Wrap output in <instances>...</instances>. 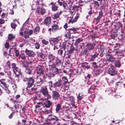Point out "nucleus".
<instances>
[{"mask_svg": "<svg viewBox=\"0 0 125 125\" xmlns=\"http://www.w3.org/2000/svg\"><path fill=\"white\" fill-rule=\"evenodd\" d=\"M61 106L59 104H58L56 105V111L57 112L59 111L61 109Z\"/></svg>", "mask_w": 125, "mask_h": 125, "instance_id": "39", "label": "nucleus"}, {"mask_svg": "<svg viewBox=\"0 0 125 125\" xmlns=\"http://www.w3.org/2000/svg\"><path fill=\"white\" fill-rule=\"evenodd\" d=\"M56 63L57 64H61V62L59 59L57 57L55 59Z\"/></svg>", "mask_w": 125, "mask_h": 125, "instance_id": "44", "label": "nucleus"}, {"mask_svg": "<svg viewBox=\"0 0 125 125\" xmlns=\"http://www.w3.org/2000/svg\"><path fill=\"white\" fill-rule=\"evenodd\" d=\"M88 50H91L93 49L94 48L93 46L91 43L88 44L86 46Z\"/></svg>", "mask_w": 125, "mask_h": 125, "instance_id": "27", "label": "nucleus"}, {"mask_svg": "<svg viewBox=\"0 0 125 125\" xmlns=\"http://www.w3.org/2000/svg\"><path fill=\"white\" fill-rule=\"evenodd\" d=\"M40 28L39 27H37L35 28L34 30V32L36 33L37 34L40 31Z\"/></svg>", "mask_w": 125, "mask_h": 125, "instance_id": "32", "label": "nucleus"}, {"mask_svg": "<svg viewBox=\"0 0 125 125\" xmlns=\"http://www.w3.org/2000/svg\"><path fill=\"white\" fill-rule=\"evenodd\" d=\"M12 67L14 73L18 77L20 74V69L16 67V64L14 63L12 64Z\"/></svg>", "mask_w": 125, "mask_h": 125, "instance_id": "1", "label": "nucleus"}, {"mask_svg": "<svg viewBox=\"0 0 125 125\" xmlns=\"http://www.w3.org/2000/svg\"><path fill=\"white\" fill-rule=\"evenodd\" d=\"M98 54L97 53H95L92 57L90 58L89 61H93L97 57Z\"/></svg>", "mask_w": 125, "mask_h": 125, "instance_id": "18", "label": "nucleus"}, {"mask_svg": "<svg viewBox=\"0 0 125 125\" xmlns=\"http://www.w3.org/2000/svg\"><path fill=\"white\" fill-rule=\"evenodd\" d=\"M14 52L16 57H17L20 55V52L18 50L16 49H15Z\"/></svg>", "mask_w": 125, "mask_h": 125, "instance_id": "31", "label": "nucleus"}, {"mask_svg": "<svg viewBox=\"0 0 125 125\" xmlns=\"http://www.w3.org/2000/svg\"><path fill=\"white\" fill-rule=\"evenodd\" d=\"M44 96L47 97V100L50 99L51 97V95L48 94V92Z\"/></svg>", "mask_w": 125, "mask_h": 125, "instance_id": "40", "label": "nucleus"}, {"mask_svg": "<svg viewBox=\"0 0 125 125\" xmlns=\"http://www.w3.org/2000/svg\"><path fill=\"white\" fill-rule=\"evenodd\" d=\"M55 58V56L52 54H50L48 57L49 62L50 64L53 62V61Z\"/></svg>", "mask_w": 125, "mask_h": 125, "instance_id": "8", "label": "nucleus"}, {"mask_svg": "<svg viewBox=\"0 0 125 125\" xmlns=\"http://www.w3.org/2000/svg\"><path fill=\"white\" fill-rule=\"evenodd\" d=\"M15 37V35L11 34H9L8 36V39L9 40H11L14 39Z\"/></svg>", "mask_w": 125, "mask_h": 125, "instance_id": "29", "label": "nucleus"}, {"mask_svg": "<svg viewBox=\"0 0 125 125\" xmlns=\"http://www.w3.org/2000/svg\"><path fill=\"white\" fill-rule=\"evenodd\" d=\"M39 2L38 1H33L32 4L31 5V10H35L36 6L39 5Z\"/></svg>", "mask_w": 125, "mask_h": 125, "instance_id": "9", "label": "nucleus"}, {"mask_svg": "<svg viewBox=\"0 0 125 125\" xmlns=\"http://www.w3.org/2000/svg\"><path fill=\"white\" fill-rule=\"evenodd\" d=\"M25 71L27 74H31V70L29 68H26Z\"/></svg>", "mask_w": 125, "mask_h": 125, "instance_id": "36", "label": "nucleus"}, {"mask_svg": "<svg viewBox=\"0 0 125 125\" xmlns=\"http://www.w3.org/2000/svg\"><path fill=\"white\" fill-rule=\"evenodd\" d=\"M42 105V103L41 102L38 103L35 106L36 108H38L40 107Z\"/></svg>", "mask_w": 125, "mask_h": 125, "instance_id": "48", "label": "nucleus"}, {"mask_svg": "<svg viewBox=\"0 0 125 125\" xmlns=\"http://www.w3.org/2000/svg\"><path fill=\"white\" fill-rule=\"evenodd\" d=\"M71 119V116L69 115H68L65 116L64 119H62V120L65 121H69Z\"/></svg>", "mask_w": 125, "mask_h": 125, "instance_id": "22", "label": "nucleus"}, {"mask_svg": "<svg viewBox=\"0 0 125 125\" xmlns=\"http://www.w3.org/2000/svg\"><path fill=\"white\" fill-rule=\"evenodd\" d=\"M26 30L25 28H24L23 27H22L20 29V31H23L24 32H26Z\"/></svg>", "mask_w": 125, "mask_h": 125, "instance_id": "62", "label": "nucleus"}, {"mask_svg": "<svg viewBox=\"0 0 125 125\" xmlns=\"http://www.w3.org/2000/svg\"><path fill=\"white\" fill-rule=\"evenodd\" d=\"M107 60L111 62H114L115 60V59L112 57H109Z\"/></svg>", "mask_w": 125, "mask_h": 125, "instance_id": "45", "label": "nucleus"}, {"mask_svg": "<svg viewBox=\"0 0 125 125\" xmlns=\"http://www.w3.org/2000/svg\"><path fill=\"white\" fill-rule=\"evenodd\" d=\"M25 52L26 54L30 57H33L35 55V52L29 50L27 49H26L25 50Z\"/></svg>", "mask_w": 125, "mask_h": 125, "instance_id": "5", "label": "nucleus"}, {"mask_svg": "<svg viewBox=\"0 0 125 125\" xmlns=\"http://www.w3.org/2000/svg\"><path fill=\"white\" fill-rule=\"evenodd\" d=\"M42 76H38L37 77L36 81L37 83H42Z\"/></svg>", "mask_w": 125, "mask_h": 125, "instance_id": "20", "label": "nucleus"}, {"mask_svg": "<svg viewBox=\"0 0 125 125\" xmlns=\"http://www.w3.org/2000/svg\"><path fill=\"white\" fill-rule=\"evenodd\" d=\"M60 40V39L57 38H52L50 39V43L53 45V44H55L58 43Z\"/></svg>", "mask_w": 125, "mask_h": 125, "instance_id": "6", "label": "nucleus"}, {"mask_svg": "<svg viewBox=\"0 0 125 125\" xmlns=\"http://www.w3.org/2000/svg\"><path fill=\"white\" fill-rule=\"evenodd\" d=\"M61 88L63 89L64 90H67L69 87L68 86L66 85L65 83L63 84L62 85Z\"/></svg>", "mask_w": 125, "mask_h": 125, "instance_id": "28", "label": "nucleus"}, {"mask_svg": "<svg viewBox=\"0 0 125 125\" xmlns=\"http://www.w3.org/2000/svg\"><path fill=\"white\" fill-rule=\"evenodd\" d=\"M60 95L59 93L56 91H53L52 95V98L54 100H57L60 98Z\"/></svg>", "mask_w": 125, "mask_h": 125, "instance_id": "3", "label": "nucleus"}, {"mask_svg": "<svg viewBox=\"0 0 125 125\" xmlns=\"http://www.w3.org/2000/svg\"><path fill=\"white\" fill-rule=\"evenodd\" d=\"M40 11V13H41L42 15H43L45 12V9L44 8H42V9Z\"/></svg>", "mask_w": 125, "mask_h": 125, "instance_id": "47", "label": "nucleus"}, {"mask_svg": "<svg viewBox=\"0 0 125 125\" xmlns=\"http://www.w3.org/2000/svg\"><path fill=\"white\" fill-rule=\"evenodd\" d=\"M108 71V73L111 75H114L116 73V71L115 70L114 67L112 66L109 67Z\"/></svg>", "mask_w": 125, "mask_h": 125, "instance_id": "4", "label": "nucleus"}, {"mask_svg": "<svg viewBox=\"0 0 125 125\" xmlns=\"http://www.w3.org/2000/svg\"><path fill=\"white\" fill-rule=\"evenodd\" d=\"M30 40L32 43L35 44V41L34 39H33L32 38H31L30 39Z\"/></svg>", "mask_w": 125, "mask_h": 125, "instance_id": "64", "label": "nucleus"}, {"mask_svg": "<svg viewBox=\"0 0 125 125\" xmlns=\"http://www.w3.org/2000/svg\"><path fill=\"white\" fill-rule=\"evenodd\" d=\"M49 88L52 91V89L51 88V87H52V82L50 81V82H49Z\"/></svg>", "mask_w": 125, "mask_h": 125, "instance_id": "54", "label": "nucleus"}, {"mask_svg": "<svg viewBox=\"0 0 125 125\" xmlns=\"http://www.w3.org/2000/svg\"><path fill=\"white\" fill-rule=\"evenodd\" d=\"M69 32L71 33H73L74 32L77 30V29L76 28H72L69 29L68 30Z\"/></svg>", "mask_w": 125, "mask_h": 125, "instance_id": "25", "label": "nucleus"}, {"mask_svg": "<svg viewBox=\"0 0 125 125\" xmlns=\"http://www.w3.org/2000/svg\"><path fill=\"white\" fill-rule=\"evenodd\" d=\"M38 56L43 60L45 58L44 55L42 53H40L38 55Z\"/></svg>", "mask_w": 125, "mask_h": 125, "instance_id": "30", "label": "nucleus"}, {"mask_svg": "<svg viewBox=\"0 0 125 125\" xmlns=\"http://www.w3.org/2000/svg\"><path fill=\"white\" fill-rule=\"evenodd\" d=\"M92 66L93 67L95 68H97L98 67V66L96 65V63L95 62H93L92 63Z\"/></svg>", "mask_w": 125, "mask_h": 125, "instance_id": "42", "label": "nucleus"}, {"mask_svg": "<svg viewBox=\"0 0 125 125\" xmlns=\"http://www.w3.org/2000/svg\"><path fill=\"white\" fill-rule=\"evenodd\" d=\"M42 42L44 44H47L48 42L45 40H43L42 41Z\"/></svg>", "mask_w": 125, "mask_h": 125, "instance_id": "55", "label": "nucleus"}, {"mask_svg": "<svg viewBox=\"0 0 125 125\" xmlns=\"http://www.w3.org/2000/svg\"><path fill=\"white\" fill-rule=\"evenodd\" d=\"M115 66L118 67H119L121 66L120 64V62L119 61H117L115 62Z\"/></svg>", "mask_w": 125, "mask_h": 125, "instance_id": "43", "label": "nucleus"}, {"mask_svg": "<svg viewBox=\"0 0 125 125\" xmlns=\"http://www.w3.org/2000/svg\"><path fill=\"white\" fill-rule=\"evenodd\" d=\"M50 4L52 5V11H55L57 10L58 7L55 5L54 3L51 2Z\"/></svg>", "mask_w": 125, "mask_h": 125, "instance_id": "17", "label": "nucleus"}, {"mask_svg": "<svg viewBox=\"0 0 125 125\" xmlns=\"http://www.w3.org/2000/svg\"><path fill=\"white\" fill-rule=\"evenodd\" d=\"M42 8H43L42 7H38L37 8L36 12L38 13H40V11L41 10Z\"/></svg>", "mask_w": 125, "mask_h": 125, "instance_id": "37", "label": "nucleus"}, {"mask_svg": "<svg viewBox=\"0 0 125 125\" xmlns=\"http://www.w3.org/2000/svg\"><path fill=\"white\" fill-rule=\"evenodd\" d=\"M5 47L6 48H8L9 47V44L8 42H6L5 44Z\"/></svg>", "mask_w": 125, "mask_h": 125, "instance_id": "58", "label": "nucleus"}, {"mask_svg": "<svg viewBox=\"0 0 125 125\" xmlns=\"http://www.w3.org/2000/svg\"><path fill=\"white\" fill-rule=\"evenodd\" d=\"M78 16L77 15L74 18V19L72 20V19H71L69 20L68 23H73L74 22H75L77 19H78Z\"/></svg>", "mask_w": 125, "mask_h": 125, "instance_id": "21", "label": "nucleus"}, {"mask_svg": "<svg viewBox=\"0 0 125 125\" xmlns=\"http://www.w3.org/2000/svg\"><path fill=\"white\" fill-rule=\"evenodd\" d=\"M7 14L6 13H3L1 15V18H4L7 17Z\"/></svg>", "mask_w": 125, "mask_h": 125, "instance_id": "49", "label": "nucleus"}, {"mask_svg": "<svg viewBox=\"0 0 125 125\" xmlns=\"http://www.w3.org/2000/svg\"><path fill=\"white\" fill-rule=\"evenodd\" d=\"M83 40L81 38H79L76 40V43H79L81 41Z\"/></svg>", "mask_w": 125, "mask_h": 125, "instance_id": "46", "label": "nucleus"}, {"mask_svg": "<svg viewBox=\"0 0 125 125\" xmlns=\"http://www.w3.org/2000/svg\"><path fill=\"white\" fill-rule=\"evenodd\" d=\"M28 32V31H26V32H24V38H27L29 37V36L28 34H27V33Z\"/></svg>", "mask_w": 125, "mask_h": 125, "instance_id": "57", "label": "nucleus"}, {"mask_svg": "<svg viewBox=\"0 0 125 125\" xmlns=\"http://www.w3.org/2000/svg\"><path fill=\"white\" fill-rule=\"evenodd\" d=\"M5 22L4 20L3 19H0V24H2L4 23Z\"/></svg>", "mask_w": 125, "mask_h": 125, "instance_id": "63", "label": "nucleus"}, {"mask_svg": "<svg viewBox=\"0 0 125 125\" xmlns=\"http://www.w3.org/2000/svg\"><path fill=\"white\" fill-rule=\"evenodd\" d=\"M68 43L67 42H64L62 43V47L63 48V49L64 50L65 49L66 45Z\"/></svg>", "mask_w": 125, "mask_h": 125, "instance_id": "51", "label": "nucleus"}, {"mask_svg": "<svg viewBox=\"0 0 125 125\" xmlns=\"http://www.w3.org/2000/svg\"><path fill=\"white\" fill-rule=\"evenodd\" d=\"M11 27L13 29H15V28L16 27V25L15 23H11Z\"/></svg>", "mask_w": 125, "mask_h": 125, "instance_id": "56", "label": "nucleus"}, {"mask_svg": "<svg viewBox=\"0 0 125 125\" xmlns=\"http://www.w3.org/2000/svg\"><path fill=\"white\" fill-rule=\"evenodd\" d=\"M16 43L15 42H12L10 44L11 47H12L10 49V50H9L10 52L11 51V49L12 48H13L14 47H15L16 46Z\"/></svg>", "mask_w": 125, "mask_h": 125, "instance_id": "38", "label": "nucleus"}, {"mask_svg": "<svg viewBox=\"0 0 125 125\" xmlns=\"http://www.w3.org/2000/svg\"><path fill=\"white\" fill-rule=\"evenodd\" d=\"M63 6L65 10H67L68 9V7L67 5V3L65 2L63 3Z\"/></svg>", "mask_w": 125, "mask_h": 125, "instance_id": "33", "label": "nucleus"}, {"mask_svg": "<svg viewBox=\"0 0 125 125\" xmlns=\"http://www.w3.org/2000/svg\"><path fill=\"white\" fill-rule=\"evenodd\" d=\"M62 80H61L62 81H63L65 83H67L68 82V80L65 77H62Z\"/></svg>", "mask_w": 125, "mask_h": 125, "instance_id": "34", "label": "nucleus"}, {"mask_svg": "<svg viewBox=\"0 0 125 125\" xmlns=\"http://www.w3.org/2000/svg\"><path fill=\"white\" fill-rule=\"evenodd\" d=\"M84 95L81 94L79 93L77 96V101L80 100L83 97Z\"/></svg>", "mask_w": 125, "mask_h": 125, "instance_id": "23", "label": "nucleus"}, {"mask_svg": "<svg viewBox=\"0 0 125 125\" xmlns=\"http://www.w3.org/2000/svg\"><path fill=\"white\" fill-rule=\"evenodd\" d=\"M124 33L123 31H121L120 33V38H122L124 36Z\"/></svg>", "mask_w": 125, "mask_h": 125, "instance_id": "60", "label": "nucleus"}, {"mask_svg": "<svg viewBox=\"0 0 125 125\" xmlns=\"http://www.w3.org/2000/svg\"><path fill=\"white\" fill-rule=\"evenodd\" d=\"M35 48L37 49H38L40 48V45L37 42L35 43Z\"/></svg>", "mask_w": 125, "mask_h": 125, "instance_id": "53", "label": "nucleus"}, {"mask_svg": "<svg viewBox=\"0 0 125 125\" xmlns=\"http://www.w3.org/2000/svg\"><path fill=\"white\" fill-rule=\"evenodd\" d=\"M68 74L69 75L70 77H76V75L73 72V70H70L68 72Z\"/></svg>", "mask_w": 125, "mask_h": 125, "instance_id": "13", "label": "nucleus"}, {"mask_svg": "<svg viewBox=\"0 0 125 125\" xmlns=\"http://www.w3.org/2000/svg\"><path fill=\"white\" fill-rule=\"evenodd\" d=\"M59 29L58 26L56 24H53L52 26V30L53 32L57 31Z\"/></svg>", "mask_w": 125, "mask_h": 125, "instance_id": "16", "label": "nucleus"}, {"mask_svg": "<svg viewBox=\"0 0 125 125\" xmlns=\"http://www.w3.org/2000/svg\"><path fill=\"white\" fill-rule=\"evenodd\" d=\"M40 92L43 94L44 95L48 92L47 88L46 87H42L40 90Z\"/></svg>", "mask_w": 125, "mask_h": 125, "instance_id": "11", "label": "nucleus"}, {"mask_svg": "<svg viewBox=\"0 0 125 125\" xmlns=\"http://www.w3.org/2000/svg\"><path fill=\"white\" fill-rule=\"evenodd\" d=\"M67 99L68 100H69L72 104H73L74 101V98L73 96H69Z\"/></svg>", "mask_w": 125, "mask_h": 125, "instance_id": "24", "label": "nucleus"}, {"mask_svg": "<svg viewBox=\"0 0 125 125\" xmlns=\"http://www.w3.org/2000/svg\"><path fill=\"white\" fill-rule=\"evenodd\" d=\"M48 76L50 77H53L54 75V74L52 72H51V71H50L49 73L47 74Z\"/></svg>", "mask_w": 125, "mask_h": 125, "instance_id": "35", "label": "nucleus"}, {"mask_svg": "<svg viewBox=\"0 0 125 125\" xmlns=\"http://www.w3.org/2000/svg\"><path fill=\"white\" fill-rule=\"evenodd\" d=\"M62 81L60 79L59 81L57 82L54 84L53 85L55 87H59L60 86L62 83Z\"/></svg>", "mask_w": 125, "mask_h": 125, "instance_id": "19", "label": "nucleus"}, {"mask_svg": "<svg viewBox=\"0 0 125 125\" xmlns=\"http://www.w3.org/2000/svg\"><path fill=\"white\" fill-rule=\"evenodd\" d=\"M52 104V102L50 101L47 100L43 103V105L47 108L49 107Z\"/></svg>", "mask_w": 125, "mask_h": 125, "instance_id": "12", "label": "nucleus"}, {"mask_svg": "<svg viewBox=\"0 0 125 125\" xmlns=\"http://www.w3.org/2000/svg\"><path fill=\"white\" fill-rule=\"evenodd\" d=\"M71 34L69 32H67L66 34L65 35V36L67 39H69L71 38Z\"/></svg>", "mask_w": 125, "mask_h": 125, "instance_id": "41", "label": "nucleus"}, {"mask_svg": "<svg viewBox=\"0 0 125 125\" xmlns=\"http://www.w3.org/2000/svg\"><path fill=\"white\" fill-rule=\"evenodd\" d=\"M24 81H27L28 84L27 89L31 87L34 83V80L32 78H27L24 79Z\"/></svg>", "mask_w": 125, "mask_h": 125, "instance_id": "2", "label": "nucleus"}, {"mask_svg": "<svg viewBox=\"0 0 125 125\" xmlns=\"http://www.w3.org/2000/svg\"><path fill=\"white\" fill-rule=\"evenodd\" d=\"M102 13L101 12H99V16L97 17V19H100L102 16Z\"/></svg>", "mask_w": 125, "mask_h": 125, "instance_id": "52", "label": "nucleus"}, {"mask_svg": "<svg viewBox=\"0 0 125 125\" xmlns=\"http://www.w3.org/2000/svg\"><path fill=\"white\" fill-rule=\"evenodd\" d=\"M19 58L23 60H25L26 59L25 54L23 53H21L20 54Z\"/></svg>", "mask_w": 125, "mask_h": 125, "instance_id": "26", "label": "nucleus"}, {"mask_svg": "<svg viewBox=\"0 0 125 125\" xmlns=\"http://www.w3.org/2000/svg\"><path fill=\"white\" fill-rule=\"evenodd\" d=\"M29 18L28 20L25 22L23 24V26H25L26 25L29 24V21L28 20H29Z\"/></svg>", "mask_w": 125, "mask_h": 125, "instance_id": "59", "label": "nucleus"}, {"mask_svg": "<svg viewBox=\"0 0 125 125\" xmlns=\"http://www.w3.org/2000/svg\"><path fill=\"white\" fill-rule=\"evenodd\" d=\"M37 70L38 71L37 72V73L42 74L43 73L42 67L41 65L38 66L37 68Z\"/></svg>", "mask_w": 125, "mask_h": 125, "instance_id": "15", "label": "nucleus"}, {"mask_svg": "<svg viewBox=\"0 0 125 125\" xmlns=\"http://www.w3.org/2000/svg\"><path fill=\"white\" fill-rule=\"evenodd\" d=\"M48 119L49 121L52 122L58 121V119L56 116H52L51 115H49Z\"/></svg>", "mask_w": 125, "mask_h": 125, "instance_id": "7", "label": "nucleus"}, {"mask_svg": "<svg viewBox=\"0 0 125 125\" xmlns=\"http://www.w3.org/2000/svg\"><path fill=\"white\" fill-rule=\"evenodd\" d=\"M51 18L50 17H47L44 20V23L48 25L51 23Z\"/></svg>", "mask_w": 125, "mask_h": 125, "instance_id": "14", "label": "nucleus"}, {"mask_svg": "<svg viewBox=\"0 0 125 125\" xmlns=\"http://www.w3.org/2000/svg\"><path fill=\"white\" fill-rule=\"evenodd\" d=\"M62 13V11H60L59 12H58L55 14L52 17V18L54 19H58L60 15H61Z\"/></svg>", "mask_w": 125, "mask_h": 125, "instance_id": "10", "label": "nucleus"}, {"mask_svg": "<svg viewBox=\"0 0 125 125\" xmlns=\"http://www.w3.org/2000/svg\"><path fill=\"white\" fill-rule=\"evenodd\" d=\"M63 50H60L58 51V53L60 55H61L63 53Z\"/></svg>", "mask_w": 125, "mask_h": 125, "instance_id": "61", "label": "nucleus"}, {"mask_svg": "<svg viewBox=\"0 0 125 125\" xmlns=\"http://www.w3.org/2000/svg\"><path fill=\"white\" fill-rule=\"evenodd\" d=\"M4 90L6 91V92L8 94H9L10 93V91L7 87H5L4 89Z\"/></svg>", "mask_w": 125, "mask_h": 125, "instance_id": "50", "label": "nucleus"}]
</instances>
